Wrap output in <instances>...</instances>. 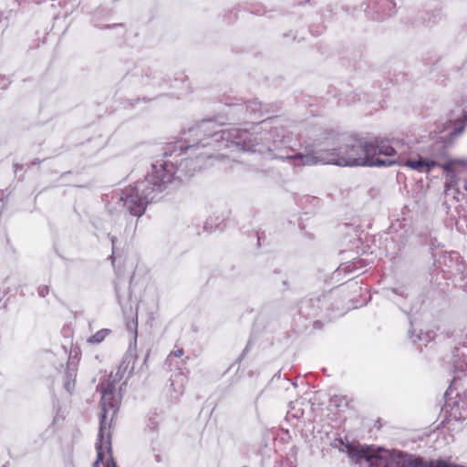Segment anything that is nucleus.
I'll list each match as a JSON object with an SVG mask.
<instances>
[{
    "mask_svg": "<svg viewBox=\"0 0 467 467\" xmlns=\"http://www.w3.org/2000/svg\"><path fill=\"white\" fill-rule=\"evenodd\" d=\"M274 119L268 118L247 129L230 128L219 130V125L212 119H203L184 133L183 142L170 143L164 148L163 156H180L190 150L196 159L205 160L214 157V152L227 148L259 152L282 151L285 143V130L282 126H271Z\"/></svg>",
    "mask_w": 467,
    "mask_h": 467,
    "instance_id": "nucleus-1",
    "label": "nucleus"
},
{
    "mask_svg": "<svg viewBox=\"0 0 467 467\" xmlns=\"http://www.w3.org/2000/svg\"><path fill=\"white\" fill-rule=\"evenodd\" d=\"M338 147L327 150H317L313 144H307L302 151L292 155L274 153V158L288 160L296 166L335 164L337 166L389 167L405 166L413 171H423L434 166L432 161L420 158H405L388 139L375 138L368 140L364 138L348 136Z\"/></svg>",
    "mask_w": 467,
    "mask_h": 467,
    "instance_id": "nucleus-2",
    "label": "nucleus"
},
{
    "mask_svg": "<svg viewBox=\"0 0 467 467\" xmlns=\"http://www.w3.org/2000/svg\"><path fill=\"white\" fill-rule=\"evenodd\" d=\"M202 160L186 158L179 165L171 161H163L159 165L152 164L151 173L125 188L121 192L123 206L133 216L140 217L146 211L148 203L158 199L159 194L164 192L168 185L182 175L192 176L197 170H201Z\"/></svg>",
    "mask_w": 467,
    "mask_h": 467,
    "instance_id": "nucleus-3",
    "label": "nucleus"
},
{
    "mask_svg": "<svg viewBox=\"0 0 467 467\" xmlns=\"http://www.w3.org/2000/svg\"><path fill=\"white\" fill-rule=\"evenodd\" d=\"M122 375L116 373L105 377L97 387L101 394L100 407L101 413L99 415V429L96 442L97 460L93 463V467H117L112 457L111 450V434L109 431L110 421L119 410V398L115 396L116 384L120 380Z\"/></svg>",
    "mask_w": 467,
    "mask_h": 467,
    "instance_id": "nucleus-4",
    "label": "nucleus"
},
{
    "mask_svg": "<svg viewBox=\"0 0 467 467\" xmlns=\"http://www.w3.org/2000/svg\"><path fill=\"white\" fill-rule=\"evenodd\" d=\"M451 147V140H444L442 137H441L439 140H436L434 142L430 144L426 150L422 151V155L420 154H410L409 156H405L403 153H401L405 158H424L430 161H434L436 164L435 166H438L439 163L435 159H446L449 156V150ZM433 168L431 167H426L423 171H420V172L423 171H429Z\"/></svg>",
    "mask_w": 467,
    "mask_h": 467,
    "instance_id": "nucleus-5",
    "label": "nucleus"
},
{
    "mask_svg": "<svg viewBox=\"0 0 467 467\" xmlns=\"http://www.w3.org/2000/svg\"><path fill=\"white\" fill-rule=\"evenodd\" d=\"M184 351L182 348L172 351L166 358V364L169 366L171 370L176 369L174 375H171V386L174 388V390L180 393H182L184 389V384L187 381V371H184V360L181 358L182 357Z\"/></svg>",
    "mask_w": 467,
    "mask_h": 467,
    "instance_id": "nucleus-6",
    "label": "nucleus"
},
{
    "mask_svg": "<svg viewBox=\"0 0 467 467\" xmlns=\"http://www.w3.org/2000/svg\"><path fill=\"white\" fill-rule=\"evenodd\" d=\"M233 109H231V113L237 114L241 113L243 118H252V117H262L264 112H268L269 110L262 105L261 102L256 99L249 100L245 103H236L233 104Z\"/></svg>",
    "mask_w": 467,
    "mask_h": 467,
    "instance_id": "nucleus-7",
    "label": "nucleus"
},
{
    "mask_svg": "<svg viewBox=\"0 0 467 467\" xmlns=\"http://www.w3.org/2000/svg\"><path fill=\"white\" fill-rule=\"evenodd\" d=\"M372 5L374 15L368 12V16L375 20H383L392 16L395 14L396 4L393 0H377L371 1L368 7Z\"/></svg>",
    "mask_w": 467,
    "mask_h": 467,
    "instance_id": "nucleus-8",
    "label": "nucleus"
},
{
    "mask_svg": "<svg viewBox=\"0 0 467 467\" xmlns=\"http://www.w3.org/2000/svg\"><path fill=\"white\" fill-rule=\"evenodd\" d=\"M451 363L455 372L467 373V342L454 348Z\"/></svg>",
    "mask_w": 467,
    "mask_h": 467,
    "instance_id": "nucleus-9",
    "label": "nucleus"
},
{
    "mask_svg": "<svg viewBox=\"0 0 467 467\" xmlns=\"http://www.w3.org/2000/svg\"><path fill=\"white\" fill-rule=\"evenodd\" d=\"M467 167V159H449L444 164H441V167L451 176H454V169L455 167Z\"/></svg>",
    "mask_w": 467,
    "mask_h": 467,
    "instance_id": "nucleus-10",
    "label": "nucleus"
},
{
    "mask_svg": "<svg viewBox=\"0 0 467 467\" xmlns=\"http://www.w3.org/2000/svg\"><path fill=\"white\" fill-rule=\"evenodd\" d=\"M111 333V330L109 328H102L97 331L94 335L88 338V343L92 345H97L104 341L107 336Z\"/></svg>",
    "mask_w": 467,
    "mask_h": 467,
    "instance_id": "nucleus-11",
    "label": "nucleus"
},
{
    "mask_svg": "<svg viewBox=\"0 0 467 467\" xmlns=\"http://www.w3.org/2000/svg\"><path fill=\"white\" fill-rule=\"evenodd\" d=\"M387 291H390L392 294L396 295V296H399L402 298H407L409 294H408V291H407V287L404 286V285H400V286H397V287H391V288H387L386 289Z\"/></svg>",
    "mask_w": 467,
    "mask_h": 467,
    "instance_id": "nucleus-12",
    "label": "nucleus"
},
{
    "mask_svg": "<svg viewBox=\"0 0 467 467\" xmlns=\"http://www.w3.org/2000/svg\"><path fill=\"white\" fill-rule=\"evenodd\" d=\"M409 336H410V338L412 340V342L414 344H416L417 342L419 341H428L429 339H427V337H429V334H426L424 337L422 336V334H418V335H414V331L412 330H410L409 331Z\"/></svg>",
    "mask_w": 467,
    "mask_h": 467,
    "instance_id": "nucleus-13",
    "label": "nucleus"
},
{
    "mask_svg": "<svg viewBox=\"0 0 467 467\" xmlns=\"http://www.w3.org/2000/svg\"><path fill=\"white\" fill-rule=\"evenodd\" d=\"M109 239H110L111 244H112V254L109 255V259L112 262V264H114V262H115V256H114V254H115V244H116V242H117L118 239L114 235H109Z\"/></svg>",
    "mask_w": 467,
    "mask_h": 467,
    "instance_id": "nucleus-14",
    "label": "nucleus"
},
{
    "mask_svg": "<svg viewBox=\"0 0 467 467\" xmlns=\"http://www.w3.org/2000/svg\"><path fill=\"white\" fill-rule=\"evenodd\" d=\"M49 293V286L48 285H40L37 288V294L41 297H45Z\"/></svg>",
    "mask_w": 467,
    "mask_h": 467,
    "instance_id": "nucleus-15",
    "label": "nucleus"
},
{
    "mask_svg": "<svg viewBox=\"0 0 467 467\" xmlns=\"http://www.w3.org/2000/svg\"><path fill=\"white\" fill-rule=\"evenodd\" d=\"M426 16H428V18L422 17L421 24L426 25V26H431V24L435 23V20H431V17H435L434 15H430L427 13Z\"/></svg>",
    "mask_w": 467,
    "mask_h": 467,
    "instance_id": "nucleus-16",
    "label": "nucleus"
},
{
    "mask_svg": "<svg viewBox=\"0 0 467 467\" xmlns=\"http://www.w3.org/2000/svg\"><path fill=\"white\" fill-rule=\"evenodd\" d=\"M464 130V125H461L459 128H454L453 130L450 131L449 135L451 137L452 136H459L462 130Z\"/></svg>",
    "mask_w": 467,
    "mask_h": 467,
    "instance_id": "nucleus-17",
    "label": "nucleus"
},
{
    "mask_svg": "<svg viewBox=\"0 0 467 467\" xmlns=\"http://www.w3.org/2000/svg\"><path fill=\"white\" fill-rule=\"evenodd\" d=\"M115 291H116L117 297H118L119 301L120 302L121 296H120V293H119V287L118 285H115Z\"/></svg>",
    "mask_w": 467,
    "mask_h": 467,
    "instance_id": "nucleus-18",
    "label": "nucleus"
},
{
    "mask_svg": "<svg viewBox=\"0 0 467 467\" xmlns=\"http://www.w3.org/2000/svg\"><path fill=\"white\" fill-rule=\"evenodd\" d=\"M65 388L67 389V390L68 392H71V384H70V382H69V381H67V382H66V383H65Z\"/></svg>",
    "mask_w": 467,
    "mask_h": 467,
    "instance_id": "nucleus-19",
    "label": "nucleus"
},
{
    "mask_svg": "<svg viewBox=\"0 0 467 467\" xmlns=\"http://www.w3.org/2000/svg\"><path fill=\"white\" fill-rule=\"evenodd\" d=\"M40 163H41V161L39 159H35L31 162L32 165H36V164H40Z\"/></svg>",
    "mask_w": 467,
    "mask_h": 467,
    "instance_id": "nucleus-20",
    "label": "nucleus"
},
{
    "mask_svg": "<svg viewBox=\"0 0 467 467\" xmlns=\"http://www.w3.org/2000/svg\"><path fill=\"white\" fill-rule=\"evenodd\" d=\"M155 460H156V462H161V455L156 454V455H155Z\"/></svg>",
    "mask_w": 467,
    "mask_h": 467,
    "instance_id": "nucleus-21",
    "label": "nucleus"
},
{
    "mask_svg": "<svg viewBox=\"0 0 467 467\" xmlns=\"http://www.w3.org/2000/svg\"><path fill=\"white\" fill-rule=\"evenodd\" d=\"M15 171H16L18 169H22V165L16 163L14 165Z\"/></svg>",
    "mask_w": 467,
    "mask_h": 467,
    "instance_id": "nucleus-22",
    "label": "nucleus"
},
{
    "mask_svg": "<svg viewBox=\"0 0 467 467\" xmlns=\"http://www.w3.org/2000/svg\"><path fill=\"white\" fill-rule=\"evenodd\" d=\"M247 348H248V347H246V348L244 349V351H243V353H242L241 357H243V356L245 354V352L247 351Z\"/></svg>",
    "mask_w": 467,
    "mask_h": 467,
    "instance_id": "nucleus-23",
    "label": "nucleus"
},
{
    "mask_svg": "<svg viewBox=\"0 0 467 467\" xmlns=\"http://www.w3.org/2000/svg\"><path fill=\"white\" fill-rule=\"evenodd\" d=\"M3 21V14L0 13V23Z\"/></svg>",
    "mask_w": 467,
    "mask_h": 467,
    "instance_id": "nucleus-24",
    "label": "nucleus"
},
{
    "mask_svg": "<svg viewBox=\"0 0 467 467\" xmlns=\"http://www.w3.org/2000/svg\"><path fill=\"white\" fill-rule=\"evenodd\" d=\"M285 150H287V151H293V149H291V148L286 149V148L285 147Z\"/></svg>",
    "mask_w": 467,
    "mask_h": 467,
    "instance_id": "nucleus-25",
    "label": "nucleus"
},
{
    "mask_svg": "<svg viewBox=\"0 0 467 467\" xmlns=\"http://www.w3.org/2000/svg\"><path fill=\"white\" fill-rule=\"evenodd\" d=\"M464 117L467 119V111L464 113Z\"/></svg>",
    "mask_w": 467,
    "mask_h": 467,
    "instance_id": "nucleus-26",
    "label": "nucleus"
},
{
    "mask_svg": "<svg viewBox=\"0 0 467 467\" xmlns=\"http://www.w3.org/2000/svg\"><path fill=\"white\" fill-rule=\"evenodd\" d=\"M310 0H304L305 3H308Z\"/></svg>",
    "mask_w": 467,
    "mask_h": 467,
    "instance_id": "nucleus-27",
    "label": "nucleus"
},
{
    "mask_svg": "<svg viewBox=\"0 0 467 467\" xmlns=\"http://www.w3.org/2000/svg\"><path fill=\"white\" fill-rule=\"evenodd\" d=\"M243 467H247V466H243Z\"/></svg>",
    "mask_w": 467,
    "mask_h": 467,
    "instance_id": "nucleus-28",
    "label": "nucleus"
}]
</instances>
